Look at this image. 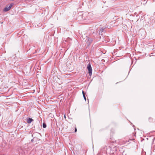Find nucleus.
I'll use <instances>...</instances> for the list:
<instances>
[{
	"label": "nucleus",
	"mask_w": 155,
	"mask_h": 155,
	"mask_svg": "<svg viewBox=\"0 0 155 155\" xmlns=\"http://www.w3.org/2000/svg\"><path fill=\"white\" fill-rule=\"evenodd\" d=\"M87 68L88 71V73L89 75L91 76L92 74V69L91 67V64L90 63H89L87 67Z\"/></svg>",
	"instance_id": "f257e3e1"
},
{
	"label": "nucleus",
	"mask_w": 155,
	"mask_h": 155,
	"mask_svg": "<svg viewBox=\"0 0 155 155\" xmlns=\"http://www.w3.org/2000/svg\"><path fill=\"white\" fill-rule=\"evenodd\" d=\"M13 5V3H11L8 6V5H7L3 9V10H10L11 7Z\"/></svg>",
	"instance_id": "f03ea898"
},
{
	"label": "nucleus",
	"mask_w": 155,
	"mask_h": 155,
	"mask_svg": "<svg viewBox=\"0 0 155 155\" xmlns=\"http://www.w3.org/2000/svg\"><path fill=\"white\" fill-rule=\"evenodd\" d=\"M26 121L28 124H30L32 121H33V120L31 118H27Z\"/></svg>",
	"instance_id": "7ed1b4c3"
},
{
	"label": "nucleus",
	"mask_w": 155,
	"mask_h": 155,
	"mask_svg": "<svg viewBox=\"0 0 155 155\" xmlns=\"http://www.w3.org/2000/svg\"><path fill=\"white\" fill-rule=\"evenodd\" d=\"M113 150H114V152H113V150H111L110 151V153L112 155H115V153H116V151L117 150L116 149L115 147H114L113 149Z\"/></svg>",
	"instance_id": "20e7f679"
},
{
	"label": "nucleus",
	"mask_w": 155,
	"mask_h": 155,
	"mask_svg": "<svg viewBox=\"0 0 155 155\" xmlns=\"http://www.w3.org/2000/svg\"><path fill=\"white\" fill-rule=\"evenodd\" d=\"M104 29L103 28L101 29L99 32V34L102 35V33L104 31Z\"/></svg>",
	"instance_id": "39448f33"
},
{
	"label": "nucleus",
	"mask_w": 155,
	"mask_h": 155,
	"mask_svg": "<svg viewBox=\"0 0 155 155\" xmlns=\"http://www.w3.org/2000/svg\"><path fill=\"white\" fill-rule=\"evenodd\" d=\"M82 94L84 100L86 101V98L85 96V93L83 91H82Z\"/></svg>",
	"instance_id": "423d86ee"
},
{
	"label": "nucleus",
	"mask_w": 155,
	"mask_h": 155,
	"mask_svg": "<svg viewBox=\"0 0 155 155\" xmlns=\"http://www.w3.org/2000/svg\"><path fill=\"white\" fill-rule=\"evenodd\" d=\"M46 127V124L45 123H43V127L44 128H45Z\"/></svg>",
	"instance_id": "0eeeda50"
},
{
	"label": "nucleus",
	"mask_w": 155,
	"mask_h": 155,
	"mask_svg": "<svg viewBox=\"0 0 155 155\" xmlns=\"http://www.w3.org/2000/svg\"><path fill=\"white\" fill-rule=\"evenodd\" d=\"M37 139V138L36 137H34V138L32 139L31 140V141L32 142H33L34 141V140H36Z\"/></svg>",
	"instance_id": "6e6552de"
},
{
	"label": "nucleus",
	"mask_w": 155,
	"mask_h": 155,
	"mask_svg": "<svg viewBox=\"0 0 155 155\" xmlns=\"http://www.w3.org/2000/svg\"><path fill=\"white\" fill-rule=\"evenodd\" d=\"M89 40H90V41H91V42L92 41V39H91V38H88V41H89Z\"/></svg>",
	"instance_id": "1a4fd4ad"
},
{
	"label": "nucleus",
	"mask_w": 155,
	"mask_h": 155,
	"mask_svg": "<svg viewBox=\"0 0 155 155\" xmlns=\"http://www.w3.org/2000/svg\"><path fill=\"white\" fill-rule=\"evenodd\" d=\"M77 128H76V127H75V132H77Z\"/></svg>",
	"instance_id": "9d476101"
},
{
	"label": "nucleus",
	"mask_w": 155,
	"mask_h": 155,
	"mask_svg": "<svg viewBox=\"0 0 155 155\" xmlns=\"http://www.w3.org/2000/svg\"><path fill=\"white\" fill-rule=\"evenodd\" d=\"M3 11L4 12H5L8 11V10H3Z\"/></svg>",
	"instance_id": "9b49d317"
},
{
	"label": "nucleus",
	"mask_w": 155,
	"mask_h": 155,
	"mask_svg": "<svg viewBox=\"0 0 155 155\" xmlns=\"http://www.w3.org/2000/svg\"><path fill=\"white\" fill-rule=\"evenodd\" d=\"M64 118H66V117L65 115H64Z\"/></svg>",
	"instance_id": "f8f14e48"
}]
</instances>
